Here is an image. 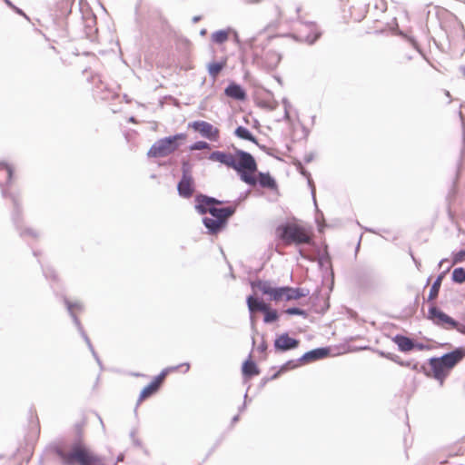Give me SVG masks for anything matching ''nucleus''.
<instances>
[{"label": "nucleus", "instance_id": "1", "mask_svg": "<svg viewBox=\"0 0 465 465\" xmlns=\"http://www.w3.org/2000/svg\"><path fill=\"white\" fill-rule=\"evenodd\" d=\"M209 159L235 170L240 174L241 180L247 184L254 186L257 183L256 178L252 175L257 171V163L250 153L241 149H235L234 154L213 151L210 153Z\"/></svg>", "mask_w": 465, "mask_h": 465}, {"label": "nucleus", "instance_id": "2", "mask_svg": "<svg viewBox=\"0 0 465 465\" xmlns=\"http://www.w3.org/2000/svg\"><path fill=\"white\" fill-rule=\"evenodd\" d=\"M54 452L62 465H106L104 459L93 452L81 440H74L66 451L61 446L54 447Z\"/></svg>", "mask_w": 465, "mask_h": 465}, {"label": "nucleus", "instance_id": "3", "mask_svg": "<svg viewBox=\"0 0 465 465\" xmlns=\"http://www.w3.org/2000/svg\"><path fill=\"white\" fill-rule=\"evenodd\" d=\"M465 357V348L458 347L440 357H432L429 360L433 377L443 383L449 371Z\"/></svg>", "mask_w": 465, "mask_h": 465}, {"label": "nucleus", "instance_id": "4", "mask_svg": "<svg viewBox=\"0 0 465 465\" xmlns=\"http://www.w3.org/2000/svg\"><path fill=\"white\" fill-rule=\"evenodd\" d=\"M276 234L285 245L312 243V238L307 230L295 223H284L278 225L276 228Z\"/></svg>", "mask_w": 465, "mask_h": 465}, {"label": "nucleus", "instance_id": "5", "mask_svg": "<svg viewBox=\"0 0 465 465\" xmlns=\"http://www.w3.org/2000/svg\"><path fill=\"white\" fill-rule=\"evenodd\" d=\"M185 134H176L172 136L158 139L150 147L147 155L152 158H162L170 155L179 148V140H184Z\"/></svg>", "mask_w": 465, "mask_h": 465}, {"label": "nucleus", "instance_id": "6", "mask_svg": "<svg viewBox=\"0 0 465 465\" xmlns=\"http://www.w3.org/2000/svg\"><path fill=\"white\" fill-rule=\"evenodd\" d=\"M427 319L441 328L455 329L461 334L465 333V327L461 326L460 322L449 316L435 305L430 306Z\"/></svg>", "mask_w": 465, "mask_h": 465}, {"label": "nucleus", "instance_id": "7", "mask_svg": "<svg viewBox=\"0 0 465 465\" xmlns=\"http://www.w3.org/2000/svg\"><path fill=\"white\" fill-rule=\"evenodd\" d=\"M195 191L194 180L193 177V164L189 161H182V177L177 183L178 194L184 198H191Z\"/></svg>", "mask_w": 465, "mask_h": 465}, {"label": "nucleus", "instance_id": "8", "mask_svg": "<svg viewBox=\"0 0 465 465\" xmlns=\"http://www.w3.org/2000/svg\"><path fill=\"white\" fill-rule=\"evenodd\" d=\"M298 22L300 27L297 28L295 37L299 41L305 42L309 45L314 44L322 35L317 25L312 22H303L300 16H298Z\"/></svg>", "mask_w": 465, "mask_h": 465}, {"label": "nucleus", "instance_id": "9", "mask_svg": "<svg viewBox=\"0 0 465 465\" xmlns=\"http://www.w3.org/2000/svg\"><path fill=\"white\" fill-rule=\"evenodd\" d=\"M2 194L5 198L10 197L14 203V211L12 213V220H13L14 224L15 225L17 231L19 232L20 236H22V237L30 236L32 238H37L38 232H35L34 229L26 228V229L23 230L22 226L20 225L21 207H20V203L18 202L17 197L13 193H7V191L5 189L2 190Z\"/></svg>", "mask_w": 465, "mask_h": 465}, {"label": "nucleus", "instance_id": "10", "mask_svg": "<svg viewBox=\"0 0 465 465\" xmlns=\"http://www.w3.org/2000/svg\"><path fill=\"white\" fill-rule=\"evenodd\" d=\"M252 288L258 289L262 294L270 296V300L278 302L282 299L286 300V286L282 287H272L271 282L257 280L251 282Z\"/></svg>", "mask_w": 465, "mask_h": 465}, {"label": "nucleus", "instance_id": "11", "mask_svg": "<svg viewBox=\"0 0 465 465\" xmlns=\"http://www.w3.org/2000/svg\"><path fill=\"white\" fill-rule=\"evenodd\" d=\"M64 302L67 308V311H68V313L69 315L71 316L75 327L77 328L80 335L83 337L84 341H85L88 349L90 350L92 355L94 356V358L95 359L96 362L98 363V365L100 367H102V361L99 358V356L97 355L96 351H94V346L89 339V337L87 336L86 332L84 331L82 324H81V322L80 320L77 318V316L75 315V313L74 312V311H72V305L70 304V301L67 299V298H64Z\"/></svg>", "mask_w": 465, "mask_h": 465}, {"label": "nucleus", "instance_id": "12", "mask_svg": "<svg viewBox=\"0 0 465 465\" xmlns=\"http://www.w3.org/2000/svg\"><path fill=\"white\" fill-rule=\"evenodd\" d=\"M189 126L210 141H217L219 139V129L208 122L194 121Z\"/></svg>", "mask_w": 465, "mask_h": 465}, {"label": "nucleus", "instance_id": "13", "mask_svg": "<svg viewBox=\"0 0 465 465\" xmlns=\"http://www.w3.org/2000/svg\"><path fill=\"white\" fill-rule=\"evenodd\" d=\"M330 354V349L328 347L316 348L312 351L305 352L300 357L297 361L302 364L311 363L322 359L326 358Z\"/></svg>", "mask_w": 465, "mask_h": 465}, {"label": "nucleus", "instance_id": "14", "mask_svg": "<svg viewBox=\"0 0 465 465\" xmlns=\"http://www.w3.org/2000/svg\"><path fill=\"white\" fill-rule=\"evenodd\" d=\"M299 341L292 338L288 333H282L279 335L274 341V348L280 351H287L297 348Z\"/></svg>", "mask_w": 465, "mask_h": 465}, {"label": "nucleus", "instance_id": "15", "mask_svg": "<svg viewBox=\"0 0 465 465\" xmlns=\"http://www.w3.org/2000/svg\"><path fill=\"white\" fill-rule=\"evenodd\" d=\"M235 211H236L235 206H228V207H223V208H218L216 206H213L209 210V213L214 219L223 220V224L226 226L228 219L234 214Z\"/></svg>", "mask_w": 465, "mask_h": 465}, {"label": "nucleus", "instance_id": "16", "mask_svg": "<svg viewBox=\"0 0 465 465\" xmlns=\"http://www.w3.org/2000/svg\"><path fill=\"white\" fill-rule=\"evenodd\" d=\"M246 302H247L248 309H249V312L251 314H252L256 312H266L269 310V305L267 303H265L263 301H262L259 298L254 297L252 295L248 296ZM251 322H252V324L253 325L252 315H251Z\"/></svg>", "mask_w": 465, "mask_h": 465}, {"label": "nucleus", "instance_id": "17", "mask_svg": "<svg viewBox=\"0 0 465 465\" xmlns=\"http://www.w3.org/2000/svg\"><path fill=\"white\" fill-rule=\"evenodd\" d=\"M226 96L237 101H243L246 99L245 90L236 83H231L224 90Z\"/></svg>", "mask_w": 465, "mask_h": 465}, {"label": "nucleus", "instance_id": "18", "mask_svg": "<svg viewBox=\"0 0 465 465\" xmlns=\"http://www.w3.org/2000/svg\"><path fill=\"white\" fill-rule=\"evenodd\" d=\"M392 341L397 344L398 349L402 352L415 349V341L402 334H396L392 337Z\"/></svg>", "mask_w": 465, "mask_h": 465}, {"label": "nucleus", "instance_id": "19", "mask_svg": "<svg viewBox=\"0 0 465 465\" xmlns=\"http://www.w3.org/2000/svg\"><path fill=\"white\" fill-rule=\"evenodd\" d=\"M223 221L221 219H214L211 217H204L203 219V223L210 234H216L224 229L225 225H223Z\"/></svg>", "mask_w": 465, "mask_h": 465}, {"label": "nucleus", "instance_id": "20", "mask_svg": "<svg viewBox=\"0 0 465 465\" xmlns=\"http://www.w3.org/2000/svg\"><path fill=\"white\" fill-rule=\"evenodd\" d=\"M234 134L240 138V139H243V140H246V141H250L255 144H257L260 148L262 149H265V146L264 145H260L258 143V141L256 139V137L249 131V129H247L246 127L244 126H238L235 130H234Z\"/></svg>", "mask_w": 465, "mask_h": 465}, {"label": "nucleus", "instance_id": "21", "mask_svg": "<svg viewBox=\"0 0 465 465\" xmlns=\"http://www.w3.org/2000/svg\"><path fill=\"white\" fill-rule=\"evenodd\" d=\"M286 301L298 300L310 294L307 288H292L286 286Z\"/></svg>", "mask_w": 465, "mask_h": 465}, {"label": "nucleus", "instance_id": "22", "mask_svg": "<svg viewBox=\"0 0 465 465\" xmlns=\"http://www.w3.org/2000/svg\"><path fill=\"white\" fill-rule=\"evenodd\" d=\"M294 164H295L298 172L307 179L308 185L311 188V193H312L314 204H315V206H317L316 198H315V186H314L313 181L311 177V173L302 166L301 162H297Z\"/></svg>", "mask_w": 465, "mask_h": 465}, {"label": "nucleus", "instance_id": "23", "mask_svg": "<svg viewBox=\"0 0 465 465\" xmlns=\"http://www.w3.org/2000/svg\"><path fill=\"white\" fill-rule=\"evenodd\" d=\"M203 197H207V195L203 193H198L195 195L194 201H195V210L200 214H206L209 213V210L213 207L209 203H205L203 199Z\"/></svg>", "mask_w": 465, "mask_h": 465}, {"label": "nucleus", "instance_id": "24", "mask_svg": "<svg viewBox=\"0 0 465 465\" xmlns=\"http://www.w3.org/2000/svg\"><path fill=\"white\" fill-rule=\"evenodd\" d=\"M258 176L259 179H256V181L262 188H267L271 190L276 189V181L269 173H259Z\"/></svg>", "mask_w": 465, "mask_h": 465}, {"label": "nucleus", "instance_id": "25", "mask_svg": "<svg viewBox=\"0 0 465 465\" xmlns=\"http://www.w3.org/2000/svg\"><path fill=\"white\" fill-rule=\"evenodd\" d=\"M242 371V375L247 378H251L260 373L256 363L251 360H247L243 362Z\"/></svg>", "mask_w": 465, "mask_h": 465}, {"label": "nucleus", "instance_id": "26", "mask_svg": "<svg viewBox=\"0 0 465 465\" xmlns=\"http://www.w3.org/2000/svg\"><path fill=\"white\" fill-rule=\"evenodd\" d=\"M181 366H185V371L184 372H187L190 369V364L188 362H185V363H183L181 365H177V366H173V367H169V368H166V369H163L162 371V372L157 376L155 377V379L152 381V382H156V385L157 387L159 388L160 387V384L162 383V381H163L164 377L170 372V371H176L178 370L179 367Z\"/></svg>", "mask_w": 465, "mask_h": 465}, {"label": "nucleus", "instance_id": "27", "mask_svg": "<svg viewBox=\"0 0 465 465\" xmlns=\"http://www.w3.org/2000/svg\"><path fill=\"white\" fill-rule=\"evenodd\" d=\"M443 277H444V274L441 273V274L438 275L437 278L435 279V281L433 282V283L430 287L429 295H428V299H427L428 302H431V301L435 300L437 298V296L439 295V292H440V289L441 286Z\"/></svg>", "mask_w": 465, "mask_h": 465}, {"label": "nucleus", "instance_id": "28", "mask_svg": "<svg viewBox=\"0 0 465 465\" xmlns=\"http://www.w3.org/2000/svg\"><path fill=\"white\" fill-rule=\"evenodd\" d=\"M158 387L156 385V382H151L146 387H144L138 398L137 406L140 404L141 401H143L144 399L150 397L153 393H155L158 391Z\"/></svg>", "mask_w": 465, "mask_h": 465}, {"label": "nucleus", "instance_id": "29", "mask_svg": "<svg viewBox=\"0 0 465 465\" xmlns=\"http://www.w3.org/2000/svg\"><path fill=\"white\" fill-rule=\"evenodd\" d=\"M224 65H225V62L210 63L207 66L208 73H209L210 76L213 79H216L218 74L223 69Z\"/></svg>", "mask_w": 465, "mask_h": 465}, {"label": "nucleus", "instance_id": "30", "mask_svg": "<svg viewBox=\"0 0 465 465\" xmlns=\"http://www.w3.org/2000/svg\"><path fill=\"white\" fill-rule=\"evenodd\" d=\"M229 38V31L228 30H218L212 34V41L213 43L222 45L225 43Z\"/></svg>", "mask_w": 465, "mask_h": 465}, {"label": "nucleus", "instance_id": "31", "mask_svg": "<svg viewBox=\"0 0 465 465\" xmlns=\"http://www.w3.org/2000/svg\"><path fill=\"white\" fill-rule=\"evenodd\" d=\"M451 279L454 282L463 283L465 282V270L462 267L455 268L452 272Z\"/></svg>", "mask_w": 465, "mask_h": 465}, {"label": "nucleus", "instance_id": "32", "mask_svg": "<svg viewBox=\"0 0 465 465\" xmlns=\"http://www.w3.org/2000/svg\"><path fill=\"white\" fill-rule=\"evenodd\" d=\"M263 313H264L263 322L265 323H272V322L277 321L279 318L277 311L272 310L270 307H269V310L266 312H263Z\"/></svg>", "mask_w": 465, "mask_h": 465}, {"label": "nucleus", "instance_id": "33", "mask_svg": "<svg viewBox=\"0 0 465 465\" xmlns=\"http://www.w3.org/2000/svg\"><path fill=\"white\" fill-rule=\"evenodd\" d=\"M0 171H5L6 173L7 183H10L13 177V168L11 165L5 162L0 161Z\"/></svg>", "mask_w": 465, "mask_h": 465}, {"label": "nucleus", "instance_id": "34", "mask_svg": "<svg viewBox=\"0 0 465 465\" xmlns=\"http://www.w3.org/2000/svg\"><path fill=\"white\" fill-rule=\"evenodd\" d=\"M265 55L271 59L270 66L274 67L281 60V56L275 51H268Z\"/></svg>", "mask_w": 465, "mask_h": 465}, {"label": "nucleus", "instance_id": "35", "mask_svg": "<svg viewBox=\"0 0 465 465\" xmlns=\"http://www.w3.org/2000/svg\"><path fill=\"white\" fill-rule=\"evenodd\" d=\"M285 312L289 315H300L303 318H306L308 316V313L306 311L300 309L298 307H290L285 310Z\"/></svg>", "mask_w": 465, "mask_h": 465}, {"label": "nucleus", "instance_id": "36", "mask_svg": "<svg viewBox=\"0 0 465 465\" xmlns=\"http://www.w3.org/2000/svg\"><path fill=\"white\" fill-rule=\"evenodd\" d=\"M203 149H210V144L204 141H197L190 145L191 151H198Z\"/></svg>", "mask_w": 465, "mask_h": 465}, {"label": "nucleus", "instance_id": "37", "mask_svg": "<svg viewBox=\"0 0 465 465\" xmlns=\"http://www.w3.org/2000/svg\"><path fill=\"white\" fill-rule=\"evenodd\" d=\"M465 261V249L453 253L452 264L463 262Z\"/></svg>", "mask_w": 465, "mask_h": 465}, {"label": "nucleus", "instance_id": "38", "mask_svg": "<svg viewBox=\"0 0 465 465\" xmlns=\"http://www.w3.org/2000/svg\"><path fill=\"white\" fill-rule=\"evenodd\" d=\"M4 1H5V3L9 7H11V8H12V9L16 13V14H18V15H20L24 16V17H25V19H27V20L29 19V17L25 15V13L22 9H20V8H18L17 6H15V5H13V3H12L10 0H4Z\"/></svg>", "mask_w": 465, "mask_h": 465}, {"label": "nucleus", "instance_id": "39", "mask_svg": "<svg viewBox=\"0 0 465 465\" xmlns=\"http://www.w3.org/2000/svg\"><path fill=\"white\" fill-rule=\"evenodd\" d=\"M301 363L299 361H288L286 363H284L282 365V367L281 368V371H287V370H290V369H293V368H296L300 365Z\"/></svg>", "mask_w": 465, "mask_h": 465}, {"label": "nucleus", "instance_id": "40", "mask_svg": "<svg viewBox=\"0 0 465 465\" xmlns=\"http://www.w3.org/2000/svg\"><path fill=\"white\" fill-rule=\"evenodd\" d=\"M137 430L135 429L132 430L130 432V438L132 442L136 447H142V441L136 437Z\"/></svg>", "mask_w": 465, "mask_h": 465}, {"label": "nucleus", "instance_id": "41", "mask_svg": "<svg viewBox=\"0 0 465 465\" xmlns=\"http://www.w3.org/2000/svg\"><path fill=\"white\" fill-rule=\"evenodd\" d=\"M203 199L204 200L205 203H209V204H211V206H216V205H220V204L223 203V201H220L214 197H211L208 195H207V197H203Z\"/></svg>", "mask_w": 465, "mask_h": 465}, {"label": "nucleus", "instance_id": "42", "mask_svg": "<svg viewBox=\"0 0 465 465\" xmlns=\"http://www.w3.org/2000/svg\"><path fill=\"white\" fill-rule=\"evenodd\" d=\"M381 355L394 361V362H397L399 363L400 362V357L398 355H395L393 353H391V352H383L381 351Z\"/></svg>", "mask_w": 465, "mask_h": 465}, {"label": "nucleus", "instance_id": "43", "mask_svg": "<svg viewBox=\"0 0 465 465\" xmlns=\"http://www.w3.org/2000/svg\"><path fill=\"white\" fill-rule=\"evenodd\" d=\"M44 274L46 279H52V280L56 279L55 272L52 268L44 269Z\"/></svg>", "mask_w": 465, "mask_h": 465}, {"label": "nucleus", "instance_id": "44", "mask_svg": "<svg viewBox=\"0 0 465 465\" xmlns=\"http://www.w3.org/2000/svg\"><path fill=\"white\" fill-rule=\"evenodd\" d=\"M365 276H367V273H361L357 275V283L362 288L366 287Z\"/></svg>", "mask_w": 465, "mask_h": 465}, {"label": "nucleus", "instance_id": "45", "mask_svg": "<svg viewBox=\"0 0 465 465\" xmlns=\"http://www.w3.org/2000/svg\"><path fill=\"white\" fill-rule=\"evenodd\" d=\"M399 364L401 366L411 367L414 370H416L418 368V363H412L411 361H400Z\"/></svg>", "mask_w": 465, "mask_h": 465}, {"label": "nucleus", "instance_id": "46", "mask_svg": "<svg viewBox=\"0 0 465 465\" xmlns=\"http://www.w3.org/2000/svg\"><path fill=\"white\" fill-rule=\"evenodd\" d=\"M70 304L72 305V311H74V309H76L78 311L84 310V305L80 302H70Z\"/></svg>", "mask_w": 465, "mask_h": 465}, {"label": "nucleus", "instance_id": "47", "mask_svg": "<svg viewBox=\"0 0 465 465\" xmlns=\"http://www.w3.org/2000/svg\"><path fill=\"white\" fill-rule=\"evenodd\" d=\"M313 157H314L313 153H310L304 156V162L306 163H309L313 160Z\"/></svg>", "mask_w": 465, "mask_h": 465}, {"label": "nucleus", "instance_id": "48", "mask_svg": "<svg viewBox=\"0 0 465 465\" xmlns=\"http://www.w3.org/2000/svg\"><path fill=\"white\" fill-rule=\"evenodd\" d=\"M267 349V344L266 342L263 341L259 346H258V351L260 352H264Z\"/></svg>", "mask_w": 465, "mask_h": 465}, {"label": "nucleus", "instance_id": "49", "mask_svg": "<svg viewBox=\"0 0 465 465\" xmlns=\"http://www.w3.org/2000/svg\"><path fill=\"white\" fill-rule=\"evenodd\" d=\"M415 348L420 350V351H422V350H425L428 348L427 345L423 344V343H418V342H415Z\"/></svg>", "mask_w": 465, "mask_h": 465}, {"label": "nucleus", "instance_id": "50", "mask_svg": "<svg viewBox=\"0 0 465 465\" xmlns=\"http://www.w3.org/2000/svg\"><path fill=\"white\" fill-rule=\"evenodd\" d=\"M283 104H284V105H285L284 117H285L286 119H288V118H289V113H288L287 106L289 105V103H288V101H287L286 99H283Z\"/></svg>", "mask_w": 465, "mask_h": 465}, {"label": "nucleus", "instance_id": "51", "mask_svg": "<svg viewBox=\"0 0 465 465\" xmlns=\"http://www.w3.org/2000/svg\"><path fill=\"white\" fill-rule=\"evenodd\" d=\"M245 4H248V5H253V4H259L261 3L262 0H242Z\"/></svg>", "mask_w": 465, "mask_h": 465}, {"label": "nucleus", "instance_id": "52", "mask_svg": "<svg viewBox=\"0 0 465 465\" xmlns=\"http://www.w3.org/2000/svg\"><path fill=\"white\" fill-rule=\"evenodd\" d=\"M238 420H239V415H235V416L232 419V425H233L234 423H236Z\"/></svg>", "mask_w": 465, "mask_h": 465}, {"label": "nucleus", "instance_id": "53", "mask_svg": "<svg viewBox=\"0 0 465 465\" xmlns=\"http://www.w3.org/2000/svg\"><path fill=\"white\" fill-rule=\"evenodd\" d=\"M200 20H201V16L196 15V16H193V23H197V22H199Z\"/></svg>", "mask_w": 465, "mask_h": 465}, {"label": "nucleus", "instance_id": "54", "mask_svg": "<svg viewBox=\"0 0 465 465\" xmlns=\"http://www.w3.org/2000/svg\"><path fill=\"white\" fill-rule=\"evenodd\" d=\"M124 454H120V455H118V457H117V459H116L117 462L123 461V460H124Z\"/></svg>", "mask_w": 465, "mask_h": 465}, {"label": "nucleus", "instance_id": "55", "mask_svg": "<svg viewBox=\"0 0 465 465\" xmlns=\"http://www.w3.org/2000/svg\"><path fill=\"white\" fill-rule=\"evenodd\" d=\"M245 408H246V403L244 401L243 404L239 408V411L240 412L243 411L245 410Z\"/></svg>", "mask_w": 465, "mask_h": 465}, {"label": "nucleus", "instance_id": "56", "mask_svg": "<svg viewBox=\"0 0 465 465\" xmlns=\"http://www.w3.org/2000/svg\"><path fill=\"white\" fill-rule=\"evenodd\" d=\"M412 259H413V261H414V262H415V264H416L417 268H419V267L420 266V262H418V261H417L413 256H412Z\"/></svg>", "mask_w": 465, "mask_h": 465}, {"label": "nucleus", "instance_id": "57", "mask_svg": "<svg viewBox=\"0 0 465 465\" xmlns=\"http://www.w3.org/2000/svg\"><path fill=\"white\" fill-rule=\"evenodd\" d=\"M447 261H448L447 259L440 260L439 266H442V264H445Z\"/></svg>", "mask_w": 465, "mask_h": 465}, {"label": "nucleus", "instance_id": "58", "mask_svg": "<svg viewBox=\"0 0 465 465\" xmlns=\"http://www.w3.org/2000/svg\"><path fill=\"white\" fill-rule=\"evenodd\" d=\"M447 261H448L447 259L440 260L439 266H442V264H445Z\"/></svg>", "mask_w": 465, "mask_h": 465}, {"label": "nucleus", "instance_id": "59", "mask_svg": "<svg viewBox=\"0 0 465 465\" xmlns=\"http://www.w3.org/2000/svg\"><path fill=\"white\" fill-rule=\"evenodd\" d=\"M202 35H204L206 34V30L205 29H203L200 33Z\"/></svg>", "mask_w": 465, "mask_h": 465}, {"label": "nucleus", "instance_id": "60", "mask_svg": "<svg viewBox=\"0 0 465 465\" xmlns=\"http://www.w3.org/2000/svg\"><path fill=\"white\" fill-rule=\"evenodd\" d=\"M301 12V7L300 6H297L296 7V13L299 15V13Z\"/></svg>", "mask_w": 465, "mask_h": 465}, {"label": "nucleus", "instance_id": "61", "mask_svg": "<svg viewBox=\"0 0 465 465\" xmlns=\"http://www.w3.org/2000/svg\"><path fill=\"white\" fill-rule=\"evenodd\" d=\"M129 121H130V122H132V123H134V122H135V119H134V116H132V117L129 119Z\"/></svg>", "mask_w": 465, "mask_h": 465}, {"label": "nucleus", "instance_id": "62", "mask_svg": "<svg viewBox=\"0 0 465 465\" xmlns=\"http://www.w3.org/2000/svg\"><path fill=\"white\" fill-rule=\"evenodd\" d=\"M278 375H279V372L275 373L272 378V379H275V378H277V377H278Z\"/></svg>", "mask_w": 465, "mask_h": 465}, {"label": "nucleus", "instance_id": "63", "mask_svg": "<svg viewBox=\"0 0 465 465\" xmlns=\"http://www.w3.org/2000/svg\"><path fill=\"white\" fill-rule=\"evenodd\" d=\"M300 254L302 256V257H305V255L303 254V252L302 250L299 251Z\"/></svg>", "mask_w": 465, "mask_h": 465}, {"label": "nucleus", "instance_id": "64", "mask_svg": "<svg viewBox=\"0 0 465 465\" xmlns=\"http://www.w3.org/2000/svg\"><path fill=\"white\" fill-rule=\"evenodd\" d=\"M460 325L465 327V320H464V322H460Z\"/></svg>", "mask_w": 465, "mask_h": 465}]
</instances>
